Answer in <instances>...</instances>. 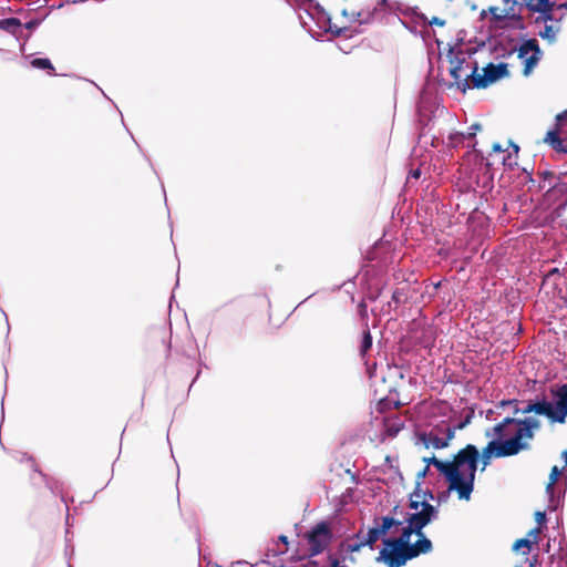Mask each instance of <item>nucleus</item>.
Returning a JSON list of instances; mask_svg holds the SVG:
<instances>
[{"instance_id":"c9c22d12","label":"nucleus","mask_w":567,"mask_h":567,"mask_svg":"<svg viewBox=\"0 0 567 567\" xmlns=\"http://www.w3.org/2000/svg\"><path fill=\"white\" fill-rule=\"evenodd\" d=\"M480 130H481V125H480V124H477V123H475V124L471 125V127H470V131L475 132V133H476L477 131H480Z\"/></svg>"},{"instance_id":"a878e982","label":"nucleus","mask_w":567,"mask_h":567,"mask_svg":"<svg viewBox=\"0 0 567 567\" xmlns=\"http://www.w3.org/2000/svg\"><path fill=\"white\" fill-rule=\"evenodd\" d=\"M504 4L509 6L508 9H505L504 17H514L515 16V6L517 4V0H502Z\"/></svg>"},{"instance_id":"393cba45","label":"nucleus","mask_w":567,"mask_h":567,"mask_svg":"<svg viewBox=\"0 0 567 567\" xmlns=\"http://www.w3.org/2000/svg\"><path fill=\"white\" fill-rule=\"evenodd\" d=\"M31 65L35 69L53 71L54 68L49 59L38 58L31 61Z\"/></svg>"},{"instance_id":"9b49d317","label":"nucleus","mask_w":567,"mask_h":567,"mask_svg":"<svg viewBox=\"0 0 567 567\" xmlns=\"http://www.w3.org/2000/svg\"><path fill=\"white\" fill-rule=\"evenodd\" d=\"M555 400L554 412L556 414V422L564 423L567 416V384H563L553 391Z\"/></svg>"},{"instance_id":"4be33fe9","label":"nucleus","mask_w":567,"mask_h":567,"mask_svg":"<svg viewBox=\"0 0 567 567\" xmlns=\"http://www.w3.org/2000/svg\"><path fill=\"white\" fill-rule=\"evenodd\" d=\"M512 146L514 148V153H507L506 155H502V163L504 166H507L508 168H512L517 164L516 157L519 150L518 146L515 144H512Z\"/></svg>"},{"instance_id":"f704fd0d","label":"nucleus","mask_w":567,"mask_h":567,"mask_svg":"<svg viewBox=\"0 0 567 567\" xmlns=\"http://www.w3.org/2000/svg\"><path fill=\"white\" fill-rule=\"evenodd\" d=\"M423 462L426 464L425 471H429L430 465H432V457H424Z\"/></svg>"},{"instance_id":"37998d69","label":"nucleus","mask_w":567,"mask_h":567,"mask_svg":"<svg viewBox=\"0 0 567 567\" xmlns=\"http://www.w3.org/2000/svg\"><path fill=\"white\" fill-rule=\"evenodd\" d=\"M392 298L393 300L399 301V292L394 291Z\"/></svg>"},{"instance_id":"c756f323","label":"nucleus","mask_w":567,"mask_h":567,"mask_svg":"<svg viewBox=\"0 0 567 567\" xmlns=\"http://www.w3.org/2000/svg\"><path fill=\"white\" fill-rule=\"evenodd\" d=\"M40 22H41L40 20H38V19H33V20L28 21V22L24 24V27H25V29H28V30H33V29H35V28H38V27H39Z\"/></svg>"},{"instance_id":"a211bd4d","label":"nucleus","mask_w":567,"mask_h":567,"mask_svg":"<svg viewBox=\"0 0 567 567\" xmlns=\"http://www.w3.org/2000/svg\"><path fill=\"white\" fill-rule=\"evenodd\" d=\"M539 533H540V528L539 527L533 528L532 530H529V533H528L526 538L517 539L514 543L513 549L514 550H519L522 547H524V548L527 549V551H529L532 544L537 543Z\"/></svg>"},{"instance_id":"6ab92c4d","label":"nucleus","mask_w":567,"mask_h":567,"mask_svg":"<svg viewBox=\"0 0 567 567\" xmlns=\"http://www.w3.org/2000/svg\"><path fill=\"white\" fill-rule=\"evenodd\" d=\"M381 8H383V9L388 8V0H380L372 11L358 12V14H357L358 21L360 23H369V22L373 21L375 16L378 14L379 10H381Z\"/></svg>"},{"instance_id":"b1692460","label":"nucleus","mask_w":567,"mask_h":567,"mask_svg":"<svg viewBox=\"0 0 567 567\" xmlns=\"http://www.w3.org/2000/svg\"><path fill=\"white\" fill-rule=\"evenodd\" d=\"M475 132L468 130L467 133H455L450 135V142L453 145H457L458 143L464 142L466 138H473L475 136Z\"/></svg>"},{"instance_id":"f257e3e1","label":"nucleus","mask_w":567,"mask_h":567,"mask_svg":"<svg viewBox=\"0 0 567 567\" xmlns=\"http://www.w3.org/2000/svg\"><path fill=\"white\" fill-rule=\"evenodd\" d=\"M540 421L535 416L525 419L505 417L502 422L486 430L485 435L493 437L480 454L482 471L489 465L492 458L517 455L529 449L527 440L534 437L539 430Z\"/></svg>"},{"instance_id":"423d86ee","label":"nucleus","mask_w":567,"mask_h":567,"mask_svg":"<svg viewBox=\"0 0 567 567\" xmlns=\"http://www.w3.org/2000/svg\"><path fill=\"white\" fill-rule=\"evenodd\" d=\"M305 538L309 545L310 556H317L330 545L332 532L327 522H320L307 532Z\"/></svg>"},{"instance_id":"f3484780","label":"nucleus","mask_w":567,"mask_h":567,"mask_svg":"<svg viewBox=\"0 0 567 567\" xmlns=\"http://www.w3.org/2000/svg\"><path fill=\"white\" fill-rule=\"evenodd\" d=\"M367 546L363 539L361 538L360 534L355 535L354 539H351L347 543H343L341 545V550L344 554H350L349 559L354 563L355 558L352 556L353 553L359 551L362 547Z\"/></svg>"},{"instance_id":"4468645a","label":"nucleus","mask_w":567,"mask_h":567,"mask_svg":"<svg viewBox=\"0 0 567 567\" xmlns=\"http://www.w3.org/2000/svg\"><path fill=\"white\" fill-rule=\"evenodd\" d=\"M553 3L549 0H532L527 2V8L534 12L545 14L544 20H551Z\"/></svg>"},{"instance_id":"5701e85b","label":"nucleus","mask_w":567,"mask_h":567,"mask_svg":"<svg viewBox=\"0 0 567 567\" xmlns=\"http://www.w3.org/2000/svg\"><path fill=\"white\" fill-rule=\"evenodd\" d=\"M557 29L553 25H545L544 30L539 32V37L547 40L549 43H554L556 41Z\"/></svg>"},{"instance_id":"cd10ccee","label":"nucleus","mask_w":567,"mask_h":567,"mask_svg":"<svg viewBox=\"0 0 567 567\" xmlns=\"http://www.w3.org/2000/svg\"><path fill=\"white\" fill-rule=\"evenodd\" d=\"M533 408H534L533 406V402H529L524 408H517L516 406L514 413L515 414H518V413L528 414V413L534 412Z\"/></svg>"},{"instance_id":"bb28decb","label":"nucleus","mask_w":567,"mask_h":567,"mask_svg":"<svg viewBox=\"0 0 567 567\" xmlns=\"http://www.w3.org/2000/svg\"><path fill=\"white\" fill-rule=\"evenodd\" d=\"M546 141H549L554 147H558L563 143L557 133L553 131L547 133Z\"/></svg>"},{"instance_id":"a18cd8bd","label":"nucleus","mask_w":567,"mask_h":567,"mask_svg":"<svg viewBox=\"0 0 567 567\" xmlns=\"http://www.w3.org/2000/svg\"><path fill=\"white\" fill-rule=\"evenodd\" d=\"M427 471L425 468L419 474V477H425Z\"/></svg>"},{"instance_id":"39448f33","label":"nucleus","mask_w":567,"mask_h":567,"mask_svg":"<svg viewBox=\"0 0 567 567\" xmlns=\"http://www.w3.org/2000/svg\"><path fill=\"white\" fill-rule=\"evenodd\" d=\"M408 542H410V538L402 533L398 538H383L384 547L380 550L375 560L384 563L389 567L404 566L411 559Z\"/></svg>"},{"instance_id":"9d476101","label":"nucleus","mask_w":567,"mask_h":567,"mask_svg":"<svg viewBox=\"0 0 567 567\" xmlns=\"http://www.w3.org/2000/svg\"><path fill=\"white\" fill-rule=\"evenodd\" d=\"M402 525L401 520H398L393 517H382V523L380 525H377L374 527H371L367 536L361 537L365 545L370 546V549H373L374 543L380 539L382 536H384L388 532H390L393 527L398 528Z\"/></svg>"},{"instance_id":"58836bf2","label":"nucleus","mask_w":567,"mask_h":567,"mask_svg":"<svg viewBox=\"0 0 567 567\" xmlns=\"http://www.w3.org/2000/svg\"><path fill=\"white\" fill-rule=\"evenodd\" d=\"M491 11L493 12V14L497 18V19H501L502 16H498L496 12L498 11L497 8H491Z\"/></svg>"},{"instance_id":"aec40b11","label":"nucleus","mask_w":567,"mask_h":567,"mask_svg":"<svg viewBox=\"0 0 567 567\" xmlns=\"http://www.w3.org/2000/svg\"><path fill=\"white\" fill-rule=\"evenodd\" d=\"M20 27L21 23L17 18H7L0 20V30L8 31L12 34H16Z\"/></svg>"},{"instance_id":"7c9ffc66","label":"nucleus","mask_w":567,"mask_h":567,"mask_svg":"<svg viewBox=\"0 0 567 567\" xmlns=\"http://www.w3.org/2000/svg\"><path fill=\"white\" fill-rule=\"evenodd\" d=\"M429 23H430V25H439V27L445 25V21L437 17H433L432 20L429 21Z\"/></svg>"},{"instance_id":"72a5a7b5","label":"nucleus","mask_w":567,"mask_h":567,"mask_svg":"<svg viewBox=\"0 0 567 567\" xmlns=\"http://www.w3.org/2000/svg\"><path fill=\"white\" fill-rule=\"evenodd\" d=\"M331 567H346V565L342 564L339 559H332Z\"/></svg>"},{"instance_id":"a19ab883","label":"nucleus","mask_w":567,"mask_h":567,"mask_svg":"<svg viewBox=\"0 0 567 567\" xmlns=\"http://www.w3.org/2000/svg\"><path fill=\"white\" fill-rule=\"evenodd\" d=\"M558 150L563 151L564 153H567V145H563V143L557 147Z\"/></svg>"},{"instance_id":"79ce46f5","label":"nucleus","mask_w":567,"mask_h":567,"mask_svg":"<svg viewBox=\"0 0 567 567\" xmlns=\"http://www.w3.org/2000/svg\"><path fill=\"white\" fill-rule=\"evenodd\" d=\"M279 540H280V542H282L285 545H287V544H288V539H287V537H286V536H284V535H281V536L279 537Z\"/></svg>"},{"instance_id":"412c9836","label":"nucleus","mask_w":567,"mask_h":567,"mask_svg":"<svg viewBox=\"0 0 567 567\" xmlns=\"http://www.w3.org/2000/svg\"><path fill=\"white\" fill-rule=\"evenodd\" d=\"M371 347H372V337H371L369 329L367 328L363 331L361 343H360L361 357H364L368 353V351L371 349Z\"/></svg>"},{"instance_id":"c03bdc74","label":"nucleus","mask_w":567,"mask_h":567,"mask_svg":"<svg viewBox=\"0 0 567 567\" xmlns=\"http://www.w3.org/2000/svg\"><path fill=\"white\" fill-rule=\"evenodd\" d=\"M563 458H564L565 464L567 466V450L563 452Z\"/></svg>"},{"instance_id":"e433bc0d","label":"nucleus","mask_w":567,"mask_h":567,"mask_svg":"<svg viewBox=\"0 0 567 567\" xmlns=\"http://www.w3.org/2000/svg\"><path fill=\"white\" fill-rule=\"evenodd\" d=\"M509 405V404H515L517 405V401L516 400H507V401H502V405Z\"/></svg>"},{"instance_id":"ea45409f","label":"nucleus","mask_w":567,"mask_h":567,"mask_svg":"<svg viewBox=\"0 0 567 567\" xmlns=\"http://www.w3.org/2000/svg\"><path fill=\"white\" fill-rule=\"evenodd\" d=\"M566 116H567V111L561 114H558L557 120L560 121V120L565 118Z\"/></svg>"},{"instance_id":"0eeeda50","label":"nucleus","mask_w":567,"mask_h":567,"mask_svg":"<svg viewBox=\"0 0 567 567\" xmlns=\"http://www.w3.org/2000/svg\"><path fill=\"white\" fill-rule=\"evenodd\" d=\"M455 435V429L450 425H441L419 435V440L426 449L436 450L447 447Z\"/></svg>"},{"instance_id":"dca6fc26","label":"nucleus","mask_w":567,"mask_h":567,"mask_svg":"<svg viewBox=\"0 0 567 567\" xmlns=\"http://www.w3.org/2000/svg\"><path fill=\"white\" fill-rule=\"evenodd\" d=\"M534 413L538 415L547 416L551 422H556V414L554 412V405L549 401L542 400L537 402H533Z\"/></svg>"},{"instance_id":"1a4fd4ad","label":"nucleus","mask_w":567,"mask_h":567,"mask_svg":"<svg viewBox=\"0 0 567 567\" xmlns=\"http://www.w3.org/2000/svg\"><path fill=\"white\" fill-rule=\"evenodd\" d=\"M508 74L506 63H488L483 68V74L473 78V87H486L495 81L506 76Z\"/></svg>"},{"instance_id":"ddd939ff","label":"nucleus","mask_w":567,"mask_h":567,"mask_svg":"<svg viewBox=\"0 0 567 567\" xmlns=\"http://www.w3.org/2000/svg\"><path fill=\"white\" fill-rule=\"evenodd\" d=\"M417 536L420 538L414 544H410V542H408V549L410 551L411 559L417 557L421 554H427L432 550V543L429 538L425 537L424 533Z\"/></svg>"},{"instance_id":"c85d7f7f","label":"nucleus","mask_w":567,"mask_h":567,"mask_svg":"<svg viewBox=\"0 0 567 567\" xmlns=\"http://www.w3.org/2000/svg\"><path fill=\"white\" fill-rule=\"evenodd\" d=\"M535 519H536L537 524L539 525L538 527L540 528V526L543 524H545V522H546V514H545V512H536Z\"/></svg>"},{"instance_id":"20e7f679","label":"nucleus","mask_w":567,"mask_h":567,"mask_svg":"<svg viewBox=\"0 0 567 567\" xmlns=\"http://www.w3.org/2000/svg\"><path fill=\"white\" fill-rule=\"evenodd\" d=\"M410 508L414 509V513L409 514L405 518L408 525L402 528L401 533L411 539L412 534L422 535V529L437 518L439 511L437 507L426 502L425 494L421 495L420 493L411 494Z\"/></svg>"},{"instance_id":"4c0bfd02","label":"nucleus","mask_w":567,"mask_h":567,"mask_svg":"<svg viewBox=\"0 0 567 567\" xmlns=\"http://www.w3.org/2000/svg\"><path fill=\"white\" fill-rule=\"evenodd\" d=\"M411 176H412L413 178H419V177H420V169H415V171H413V172L411 173Z\"/></svg>"},{"instance_id":"7ed1b4c3","label":"nucleus","mask_w":567,"mask_h":567,"mask_svg":"<svg viewBox=\"0 0 567 567\" xmlns=\"http://www.w3.org/2000/svg\"><path fill=\"white\" fill-rule=\"evenodd\" d=\"M476 52V48L455 44L446 54L450 62V75L454 80L453 84L462 92L473 87V78L478 75V62L474 58Z\"/></svg>"},{"instance_id":"f8f14e48","label":"nucleus","mask_w":567,"mask_h":567,"mask_svg":"<svg viewBox=\"0 0 567 567\" xmlns=\"http://www.w3.org/2000/svg\"><path fill=\"white\" fill-rule=\"evenodd\" d=\"M560 475V470L558 466H554L549 474V482L546 486V494L548 496V505L547 508L549 511H556L560 506V492L556 493L555 484L558 481Z\"/></svg>"},{"instance_id":"2f4dec72","label":"nucleus","mask_w":567,"mask_h":567,"mask_svg":"<svg viewBox=\"0 0 567 567\" xmlns=\"http://www.w3.org/2000/svg\"><path fill=\"white\" fill-rule=\"evenodd\" d=\"M493 152L495 153V155H499V154H504L505 151L502 148L499 143H495L493 145Z\"/></svg>"},{"instance_id":"f03ea898","label":"nucleus","mask_w":567,"mask_h":567,"mask_svg":"<svg viewBox=\"0 0 567 567\" xmlns=\"http://www.w3.org/2000/svg\"><path fill=\"white\" fill-rule=\"evenodd\" d=\"M480 462V452L473 444H467L460 450L452 461L453 491H456L460 499L468 501L474 489L475 475Z\"/></svg>"},{"instance_id":"473e14b6","label":"nucleus","mask_w":567,"mask_h":567,"mask_svg":"<svg viewBox=\"0 0 567 567\" xmlns=\"http://www.w3.org/2000/svg\"><path fill=\"white\" fill-rule=\"evenodd\" d=\"M400 425H396V426H389L388 427V432L391 434V435H395L399 431H400Z\"/></svg>"},{"instance_id":"2eb2a0df","label":"nucleus","mask_w":567,"mask_h":567,"mask_svg":"<svg viewBox=\"0 0 567 567\" xmlns=\"http://www.w3.org/2000/svg\"><path fill=\"white\" fill-rule=\"evenodd\" d=\"M432 465L435 466V468L445 476V478L449 481L450 483V489L453 491V485H454V481H453V475H454V468H453V465H452V461L450 462H443V461H440L437 460L435 456H432Z\"/></svg>"},{"instance_id":"6e6552de","label":"nucleus","mask_w":567,"mask_h":567,"mask_svg":"<svg viewBox=\"0 0 567 567\" xmlns=\"http://www.w3.org/2000/svg\"><path fill=\"white\" fill-rule=\"evenodd\" d=\"M518 58L524 62L523 74L525 76L529 75L542 58L537 40H525L518 48Z\"/></svg>"}]
</instances>
